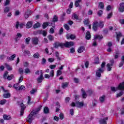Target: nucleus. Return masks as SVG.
Masks as SVG:
<instances>
[{
  "label": "nucleus",
  "mask_w": 124,
  "mask_h": 124,
  "mask_svg": "<svg viewBox=\"0 0 124 124\" xmlns=\"http://www.w3.org/2000/svg\"><path fill=\"white\" fill-rule=\"evenodd\" d=\"M16 58V54H13L11 57H8L7 59L9 61H14V59Z\"/></svg>",
  "instance_id": "24"
},
{
  "label": "nucleus",
  "mask_w": 124,
  "mask_h": 124,
  "mask_svg": "<svg viewBox=\"0 0 124 124\" xmlns=\"http://www.w3.org/2000/svg\"><path fill=\"white\" fill-rule=\"evenodd\" d=\"M116 34L117 40L119 42L120 41V38H121V37L123 36V35L122 34V33H121V32H116Z\"/></svg>",
  "instance_id": "12"
},
{
  "label": "nucleus",
  "mask_w": 124,
  "mask_h": 124,
  "mask_svg": "<svg viewBox=\"0 0 124 124\" xmlns=\"http://www.w3.org/2000/svg\"><path fill=\"white\" fill-rule=\"evenodd\" d=\"M18 87H19V83L15 84L13 86V87L14 88V89H15L16 91H18L19 89Z\"/></svg>",
  "instance_id": "38"
},
{
  "label": "nucleus",
  "mask_w": 124,
  "mask_h": 124,
  "mask_svg": "<svg viewBox=\"0 0 124 124\" xmlns=\"http://www.w3.org/2000/svg\"><path fill=\"white\" fill-rule=\"evenodd\" d=\"M91 37H92V36L91 35V32L88 31L86 33V36H85L86 39H87V40H90Z\"/></svg>",
  "instance_id": "16"
},
{
  "label": "nucleus",
  "mask_w": 124,
  "mask_h": 124,
  "mask_svg": "<svg viewBox=\"0 0 124 124\" xmlns=\"http://www.w3.org/2000/svg\"><path fill=\"white\" fill-rule=\"evenodd\" d=\"M102 14H103V11H102V10H100L97 13V15L98 16H99V17H100Z\"/></svg>",
  "instance_id": "53"
},
{
  "label": "nucleus",
  "mask_w": 124,
  "mask_h": 124,
  "mask_svg": "<svg viewBox=\"0 0 124 124\" xmlns=\"http://www.w3.org/2000/svg\"><path fill=\"white\" fill-rule=\"evenodd\" d=\"M25 73L26 74H28V73H31V70H30V68H26L25 70Z\"/></svg>",
  "instance_id": "50"
},
{
  "label": "nucleus",
  "mask_w": 124,
  "mask_h": 124,
  "mask_svg": "<svg viewBox=\"0 0 124 124\" xmlns=\"http://www.w3.org/2000/svg\"><path fill=\"white\" fill-rule=\"evenodd\" d=\"M118 89L120 91H124V82L120 83L118 87Z\"/></svg>",
  "instance_id": "14"
},
{
  "label": "nucleus",
  "mask_w": 124,
  "mask_h": 124,
  "mask_svg": "<svg viewBox=\"0 0 124 124\" xmlns=\"http://www.w3.org/2000/svg\"><path fill=\"white\" fill-rule=\"evenodd\" d=\"M107 68H108V71H111L112 70V66H111L110 63H108L107 65Z\"/></svg>",
  "instance_id": "39"
},
{
  "label": "nucleus",
  "mask_w": 124,
  "mask_h": 124,
  "mask_svg": "<svg viewBox=\"0 0 124 124\" xmlns=\"http://www.w3.org/2000/svg\"><path fill=\"white\" fill-rule=\"evenodd\" d=\"M113 56L114 57V59H119V56H120V51L119 50H116L113 54Z\"/></svg>",
  "instance_id": "17"
},
{
  "label": "nucleus",
  "mask_w": 124,
  "mask_h": 124,
  "mask_svg": "<svg viewBox=\"0 0 124 124\" xmlns=\"http://www.w3.org/2000/svg\"><path fill=\"white\" fill-rule=\"evenodd\" d=\"M21 37H22V34L20 33H17L15 39L16 40H17L18 38H21Z\"/></svg>",
  "instance_id": "36"
},
{
  "label": "nucleus",
  "mask_w": 124,
  "mask_h": 124,
  "mask_svg": "<svg viewBox=\"0 0 124 124\" xmlns=\"http://www.w3.org/2000/svg\"><path fill=\"white\" fill-rule=\"evenodd\" d=\"M120 7L119 8L120 12H124V3L122 2L120 4Z\"/></svg>",
  "instance_id": "15"
},
{
  "label": "nucleus",
  "mask_w": 124,
  "mask_h": 124,
  "mask_svg": "<svg viewBox=\"0 0 124 124\" xmlns=\"http://www.w3.org/2000/svg\"><path fill=\"white\" fill-rule=\"evenodd\" d=\"M105 95H103L100 97L99 100L101 103H103V102H104V100H105Z\"/></svg>",
  "instance_id": "32"
},
{
  "label": "nucleus",
  "mask_w": 124,
  "mask_h": 124,
  "mask_svg": "<svg viewBox=\"0 0 124 124\" xmlns=\"http://www.w3.org/2000/svg\"><path fill=\"white\" fill-rule=\"evenodd\" d=\"M9 10H10V7H5L4 9V13H7L9 12Z\"/></svg>",
  "instance_id": "34"
},
{
  "label": "nucleus",
  "mask_w": 124,
  "mask_h": 124,
  "mask_svg": "<svg viewBox=\"0 0 124 124\" xmlns=\"http://www.w3.org/2000/svg\"><path fill=\"white\" fill-rule=\"evenodd\" d=\"M48 26H49V23H48L47 22H46L44 23L43 24V28L46 29V28H47V27H48Z\"/></svg>",
  "instance_id": "33"
},
{
  "label": "nucleus",
  "mask_w": 124,
  "mask_h": 124,
  "mask_svg": "<svg viewBox=\"0 0 124 124\" xmlns=\"http://www.w3.org/2000/svg\"><path fill=\"white\" fill-rule=\"evenodd\" d=\"M124 94V92L121 91L119 93L117 94V97H120V96H122Z\"/></svg>",
  "instance_id": "54"
},
{
  "label": "nucleus",
  "mask_w": 124,
  "mask_h": 124,
  "mask_svg": "<svg viewBox=\"0 0 124 124\" xmlns=\"http://www.w3.org/2000/svg\"><path fill=\"white\" fill-rule=\"evenodd\" d=\"M76 107L81 108V107H83V106H84V103L77 101L76 102Z\"/></svg>",
  "instance_id": "11"
},
{
  "label": "nucleus",
  "mask_w": 124,
  "mask_h": 124,
  "mask_svg": "<svg viewBox=\"0 0 124 124\" xmlns=\"http://www.w3.org/2000/svg\"><path fill=\"white\" fill-rule=\"evenodd\" d=\"M82 1V0H77L75 2L76 7H78L79 6V3Z\"/></svg>",
  "instance_id": "37"
},
{
  "label": "nucleus",
  "mask_w": 124,
  "mask_h": 124,
  "mask_svg": "<svg viewBox=\"0 0 124 124\" xmlns=\"http://www.w3.org/2000/svg\"><path fill=\"white\" fill-rule=\"evenodd\" d=\"M55 75V72H54V70H51L50 71V75L49 76H50V77H54Z\"/></svg>",
  "instance_id": "52"
},
{
  "label": "nucleus",
  "mask_w": 124,
  "mask_h": 124,
  "mask_svg": "<svg viewBox=\"0 0 124 124\" xmlns=\"http://www.w3.org/2000/svg\"><path fill=\"white\" fill-rule=\"evenodd\" d=\"M83 23L86 26H89V25H90V20L89 19H85L83 21Z\"/></svg>",
  "instance_id": "27"
},
{
  "label": "nucleus",
  "mask_w": 124,
  "mask_h": 124,
  "mask_svg": "<svg viewBox=\"0 0 124 124\" xmlns=\"http://www.w3.org/2000/svg\"><path fill=\"white\" fill-rule=\"evenodd\" d=\"M5 65L8 70H12V68L9 65H8L7 63H5Z\"/></svg>",
  "instance_id": "45"
},
{
  "label": "nucleus",
  "mask_w": 124,
  "mask_h": 124,
  "mask_svg": "<svg viewBox=\"0 0 124 124\" xmlns=\"http://www.w3.org/2000/svg\"><path fill=\"white\" fill-rule=\"evenodd\" d=\"M64 28L66 30V31H69V30H70V27H69V26L67 24H65L64 25Z\"/></svg>",
  "instance_id": "47"
},
{
  "label": "nucleus",
  "mask_w": 124,
  "mask_h": 124,
  "mask_svg": "<svg viewBox=\"0 0 124 124\" xmlns=\"http://www.w3.org/2000/svg\"><path fill=\"white\" fill-rule=\"evenodd\" d=\"M104 72L103 69H98V70L96 72V76L97 77H101V73Z\"/></svg>",
  "instance_id": "8"
},
{
  "label": "nucleus",
  "mask_w": 124,
  "mask_h": 124,
  "mask_svg": "<svg viewBox=\"0 0 124 124\" xmlns=\"http://www.w3.org/2000/svg\"><path fill=\"white\" fill-rule=\"evenodd\" d=\"M3 118L4 120H5L6 121H8L11 119L10 115H7L6 114H4L3 115Z\"/></svg>",
  "instance_id": "21"
},
{
  "label": "nucleus",
  "mask_w": 124,
  "mask_h": 124,
  "mask_svg": "<svg viewBox=\"0 0 124 124\" xmlns=\"http://www.w3.org/2000/svg\"><path fill=\"white\" fill-rule=\"evenodd\" d=\"M7 79L8 80V81H11V80H12V79H14V75L12 74L10 76H8Z\"/></svg>",
  "instance_id": "28"
},
{
  "label": "nucleus",
  "mask_w": 124,
  "mask_h": 124,
  "mask_svg": "<svg viewBox=\"0 0 124 124\" xmlns=\"http://www.w3.org/2000/svg\"><path fill=\"white\" fill-rule=\"evenodd\" d=\"M58 16H57L56 15H55L53 18H52V20L51 21V22H52L53 23H56V22H58Z\"/></svg>",
  "instance_id": "25"
},
{
  "label": "nucleus",
  "mask_w": 124,
  "mask_h": 124,
  "mask_svg": "<svg viewBox=\"0 0 124 124\" xmlns=\"http://www.w3.org/2000/svg\"><path fill=\"white\" fill-rule=\"evenodd\" d=\"M74 42H66L65 43H63V47H65L66 48H70L72 46H74Z\"/></svg>",
  "instance_id": "4"
},
{
  "label": "nucleus",
  "mask_w": 124,
  "mask_h": 124,
  "mask_svg": "<svg viewBox=\"0 0 124 124\" xmlns=\"http://www.w3.org/2000/svg\"><path fill=\"white\" fill-rule=\"evenodd\" d=\"M81 93L83 98H87L88 95L87 94V93H86V91H85V89H84V88L81 89Z\"/></svg>",
  "instance_id": "13"
},
{
  "label": "nucleus",
  "mask_w": 124,
  "mask_h": 124,
  "mask_svg": "<svg viewBox=\"0 0 124 124\" xmlns=\"http://www.w3.org/2000/svg\"><path fill=\"white\" fill-rule=\"evenodd\" d=\"M20 107L21 109L20 110V116H23L24 115V112H25V109H26V106L24 104L21 103L20 104Z\"/></svg>",
  "instance_id": "7"
},
{
  "label": "nucleus",
  "mask_w": 124,
  "mask_h": 124,
  "mask_svg": "<svg viewBox=\"0 0 124 124\" xmlns=\"http://www.w3.org/2000/svg\"><path fill=\"white\" fill-rule=\"evenodd\" d=\"M112 16H113V13L111 12L108 15V16L107 17V19H110V18H111Z\"/></svg>",
  "instance_id": "55"
},
{
  "label": "nucleus",
  "mask_w": 124,
  "mask_h": 124,
  "mask_svg": "<svg viewBox=\"0 0 124 124\" xmlns=\"http://www.w3.org/2000/svg\"><path fill=\"white\" fill-rule=\"evenodd\" d=\"M76 37L75 36V35H74V34H71V35L69 36V37L67 36V39H69V38H70V39L74 40V39H75Z\"/></svg>",
  "instance_id": "30"
},
{
  "label": "nucleus",
  "mask_w": 124,
  "mask_h": 124,
  "mask_svg": "<svg viewBox=\"0 0 124 124\" xmlns=\"http://www.w3.org/2000/svg\"><path fill=\"white\" fill-rule=\"evenodd\" d=\"M106 121H108V117H106L105 119H101L99 122L102 124H107Z\"/></svg>",
  "instance_id": "20"
},
{
  "label": "nucleus",
  "mask_w": 124,
  "mask_h": 124,
  "mask_svg": "<svg viewBox=\"0 0 124 124\" xmlns=\"http://www.w3.org/2000/svg\"><path fill=\"white\" fill-rule=\"evenodd\" d=\"M55 56L57 60H58L59 61H61V58L60 57V54H59V52L56 51L55 52Z\"/></svg>",
  "instance_id": "42"
},
{
  "label": "nucleus",
  "mask_w": 124,
  "mask_h": 124,
  "mask_svg": "<svg viewBox=\"0 0 124 124\" xmlns=\"http://www.w3.org/2000/svg\"><path fill=\"white\" fill-rule=\"evenodd\" d=\"M33 34L34 35H38V34H42L43 36H46V35H47V31H46L45 30H39L36 31H34L33 32Z\"/></svg>",
  "instance_id": "2"
},
{
  "label": "nucleus",
  "mask_w": 124,
  "mask_h": 124,
  "mask_svg": "<svg viewBox=\"0 0 124 124\" xmlns=\"http://www.w3.org/2000/svg\"><path fill=\"white\" fill-rule=\"evenodd\" d=\"M43 80H44V77H43V75L42 74L40 75V77L37 78V81L38 84H40V83L42 82Z\"/></svg>",
  "instance_id": "10"
},
{
  "label": "nucleus",
  "mask_w": 124,
  "mask_h": 124,
  "mask_svg": "<svg viewBox=\"0 0 124 124\" xmlns=\"http://www.w3.org/2000/svg\"><path fill=\"white\" fill-rule=\"evenodd\" d=\"M73 17L74 18V19H76V20H78V19H79L78 16L75 14L73 15Z\"/></svg>",
  "instance_id": "59"
},
{
  "label": "nucleus",
  "mask_w": 124,
  "mask_h": 124,
  "mask_svg": "<svg viewBox=\"0 0 124 124\" xmlns=\"http://www.w3.org/2000/svg\"><path fill=\"white\" fill-rule=\"evenodd\" d=\"M56 67H57V65H49V68H50V69H55V68H56Z\"/></svg>",
  "instance_id": "57"
},
{
  "label": "nucleus",
  "mask_w": 124,
  "mask_h": 124,
  "mask_svg": "<svg viewBox=\"0 0 124 124\" xmlns=\"http://www.w3.org/2000/svg\"><path fill=\"white\" fill-rule=\"evenodd\" d=\"M47 38L49 39V40H50V41H53V40H54V36H53L51 35H49L47 36Z\"/></svg>",
  "instance_id": "44"
},
{
  "label": "nucleus",
  "mask_w": 124,
  "mask_h": 124,
  "mask_svg": "<svg viewBox=\"0 0 124 124\" xmlns=\"http://www.w3.org/2000/svg\"><path fill=\"white\" fill-rule=\"evenodd\" d=\"M5 103H6V100H3L0 101V104H1V105H3L5 104Z\"/></svg>",
  "instance_id": "56"
},
{
  "label": "nucleus",
  "mask_w": 124,
  "mask_h": 124,
  "mask_svg": "<svg viewBox=\"0 0 124 124\" xmlns=\"http://www.w3.org/2000/svg\"><path fill=\"white\" fill-rule=\"evenodd\" d=\"M19 72L21 74V75H23V73H24V70H23V68H19Z\"/></svg>",
  "instance_id": "60"
},
{
  "label": "nucleus",
  "mask_w": 124,
  "mask_h": 124,
  "mask_svg": "<svg viewBox=\"0 0 124 124\" xmlns=\"http://www.w3.org/2000/svg\"><path fill=\"white\" fill-rule=\"evenodd\" d=\"M70 53H73L75 52V48L74 47H72L70 49Z\"/></svg>",
  "instance_id": "64"
},
{
  "label": "nucleus",
  "mask_w": 124,
  "mask_h": 124,
  "mask_svg": "<svg viewBox=\"0 0 124 124\" xmlns=\"http://www.w3.org/2000/svg\"><path fill=\"white\" fill-rule=\"evenodd\" d=\"M87 93H88V94H89V95H92V94H93V90H89L87 91Z\"/></svg>",
  "instance_id": "61"
},
{
  "label": "nucleus",
  "mask_w": 124,
  "mask_h": 124,
  "mask_svg": "<svg viewBox=\"0 0 124 124\" xmlns=\"http://www.w3.org/2000/svg\"><path fill=\"white\" fill-rule=\"evenodd\" d=\"M44 113L45 114H49V108L48 107H45L44 109Z\"/></svg>",
  "instance_id": "29"
},
{
  "label": "nucleus",
  "mask_w": 124,
  "mask_h": 124,
  "mask_svg": "<svg viewBox=\"0 0 124 124\" xmlns=\"http://www.w3.org/2000/svg\"><path fill=\"white\" fill-rule=\"evenodd\" d=\"M93 46H97V44H96V40H94V39H93Z\"/></svg>",
  "instance_id": "63"
},
{
  "label": "nucleus",
  "mask_w": 124,
  "mask_h": 124,
  "mask_svg": "<svg viewBox=\"0 0 124 124\" xmlns=\"http://www.w3.org/2000/svg\"><path fill=\"white\" fill-rule=\"evenodd\" d=\"M62 89H65L68 86V83L65 82L62 84Z\"/></svg>",
  "instance_id": "31"
},
{
  "label": "nucleus",
  "mask_w": 124,
  "mask_h": 124,
  "mask_svg": "<svg viewBox=\"0 0 124 124\" xmlns=\"http://www.w3.org/2000/svg\"><path fill=\"white\" fill-rule=\"evenodd\" d=\"M99 6L101 9H104V3H103V2H100Z\"/></svg>",
  "instance_id": "48"
},
{
  "label": "nucleus",
  "mask_w": 124,
  "mask_h": 124,
  "mask_svg": "<svg viewBox=\"0 0 124 124\" xmlns=\"http://www.w3.org/2000/svg\"><path fill=\"white\" fill-rule=\"evenodd\" d=\"M94 63L95 64H98V63H99V58H98V57L95 58Z\"/></svg>",
  "instance_id": "41"
},
{
  "label": "nucleus",
  "mask_w": 124,
  "mask_h": 124,
  "mask_svg": "<svg viewBox=\"0 0 124 124\" xmlns=\"http://www.w3.org/2000/svg\"><path fill=\"white\" fill-rule=\"evenodd\" d=\"M103 38V36H102V35H97L94 36V40H96V39H98L99 40H100V39H102Z\"/></svg>",
  "instance_id": "22"
},
{
  "label": "nucleus",
  "mask_w": 124,
  "mask_h": 124,
  "mask_svg": "<svg viewBox=\"0 0 124 124\" xmlns=\"http://www.w3.org/2000/svg\"><path fill=\"white\" fill-rule=\"evenodd\" d=\"M34 115L35 114L33 113V111H31L27 118V122L29 123V124H31V123H32V121L34 120Z\"/></svg>",
  "instance_id": "3"
},
{
  "label": "nucleus",
  "mask_w": 124,
  "mask_h": 124,
  "mask_svg": "<svg viewBox=\"0 0 124 124\" xmlns=\"http://www.w3.org/2000/svg\"><path fill=\"white\" fill-rule=\"evenodd\" d=\"M60 35H62V33H63V28H61V29L59 31Z\"/></svg>",
  "instance_id": "51"
},
{
  "label": "nucleus",
  "mask_w": 124,
  "mask_h": 124,
  "mask_svg": "<svg viewBox=\"0 0 124 124\" xmlns=\"http://www.w3.org/2000/svg\"><path fill=\"white\" fill-rule=\"evenodd\" d=\"M26 89V87L25 86L21 85L18 88V91H22V90H25Z\"/></svg>",
  "instance_id": "49"
},
{
  "label": "nucleus",
  "mask_w": 124,
  "mask_h": 124,
  "mask_svg": "<svg viewBox=\"0 0 124 124\" xmlns=\"http://www.w3.org/2000/svg\"><path fill=\"white\" fill-rule=\"evenodd\" d=\"M85 51V47L83 46H80L78 49V53H83Z\"/></svg>",
  "instance_id": "19"
},
{
  "label": "nucleus",
  "mask_w": 124,
  "mask_h": 124,
  "mask_svg": "<svg viewBox=\"0 0 124 124\" xmlns=\"http://www.w3.org/2000/svg\"><path fill=\"white\" fill-rule=\"evenodd\" d=\"M33 23L32 22V21H28L27 22V23L26 24V28H27V29H30L31 27H32Z\"/></svg>",
  "instance_id": "18"
},
{
  "label": "nucleus",
  "mask_w": 124,
  "mask_h": 124,
  "mask_svg": "<svg viewBox=\"0 0 124 124\" xmlns=\"http://www.w3.org/2000/svg\"><path fill=\"white\" fill-rule=\"evenodd\" d=\"M104 26V23H103V21H100L98 23V22L95 21L93 23V30L94 31H97V28L99 27L100 28H103Z\"/></svg>",
  "instance_id": "1"
},
{
  "label": "nucleus",
  "mask_w": 124,
  "mask_h": 124,
  "mask_svg": "<svg viewBox=\"0 0 124 124\" xmlns=\"http://www.w3.org/2000/svg\"><path fill=\"white\" fill-rule=\"evenodd\" d=\"M60 120H63L64 116H63V114L61 113L59 115Z\"/></svg>",
  "instance_id": "62"
},
{
  "label": "nucleus",
  "mask_w": 124,
  "mask_h": 124,
  "mask_svg": "<svg viewBox=\"0 0 124 124\" xmlns=\"http://www.w3.org/2000/svg\"><path fill=\"white\" fill-rule=\"evenodd\" d=\"M110 89L112 92H114V93L115 92H117V91L119 90V88H118V87L115 88V87H113V86H111Z\"/></svg>",
  "instance_id": "35"
},
{
  "label": "nucleus",
  "mask_w": 124,
  "mask_h": 124,
  "mask_svg": "<svg viewBox=\"0 0 124 124\" xmlns=\"http://www.w3.org/2000/svg\"><path fill=\"white\" fill-rule=\"evenodd\" d=\"M33 57L34 59H39V58H40V55L38 52H36L34 54Z\"/></svg>",
  "instance_id": "26"
},
{
  "label": "nucleus",
  "mask_w": 124,
  "mask_h": 124,
  "mask_svg": "<svg viewBox=\"0 0 124 124\" xmlns=\"http://www.w3.org/2000/svg\"><path fill=\"white\" fill-rule=\"evenodd\" d=\"M3 96L4 98H8L10 97V93H5L3 95Z\"/></svg>",
  "instance_id": "40"
},
{
  "label": "nucleus",
  "mask_w": 124,
  "mask_h": 124,
  "mask_svg": "<svg viewBox=\"0 0 124 124\" xmlns=\"http://www.w3.org/2000/svg\"><path fill=\"white\" fill-rule=\"evenodd\" d=\"M41 108H42V106L40 105L37 108H36L35 110H33L32 112H33V114L35 115H37V114H38L39 111L41 110Z\"/></svg>",
  "instance_id": "9"
},
{
  "label": "nucleus",
  "mask_w": 124,
  "mask_h": 124,
  "mask_svg": "<svg viewBox=\"0 0 124 124\" xmlns=\"http://www.w3.org/2000/svg\"><path fill=\"white\" fill-rule=\"evenodd\" d=\"M32 44L33 45H38V42H39V39L37 37H34L31 38Z\"/></svg>",
  "instance_id": "5"
},
{
  "label": "nucleus",
  "mask_w": 124,
  "mask_h": 124,
  "mask_svg": "<svg viewBox=\"0 0 124 124\" xmlns=\"http://www.w3.org/2000/svg\"><path fill=\"white\" fill-rule=\"evenodd\" d=\"M31 13H32V12H31V11L30 10H27V11H26L25 12L26 14H27L28 15H31Z\"/></svg>",
  "instance_id": "58"
},
{
  "label": "nucleus",
  "mask_w": 124,
  "mask_h": 124,
  "mask_svg": "<svg viewBox=\"0 0 124 124\" xmlns=\"http://www.w3.org/2000/svg\"><path fill=\"white\" fill-rule=\"evenodd\" d=\"M62 72L61 70H58L57 71V75L56 76H60V75H62Z\"/></svg>",
  "instance_id": "46"
},
{
  "label": "nucleus",
  "mask_w": 124,
  "mask_h": 124,
  "mask_svg": "<svg viewBox=\"0 0 124 124\" xmlns=\"http://www.w3.org/2000/svg\"><path fill=\"white\" fill-rule=\"evenodd\" d=\"M63 43H59L58 42H55V43L53 44V46L54 48H58L59 47H61V48H63Z\"/></svg>",
  "instance_id": "6"
},
{
  "label": "nucleus",
  "mask_w": 124,
  "mask_h": 124,
  "mask_svg": "<svg viewBox=\"0 0 124 124\" xmlns=\"http://www.w3.org/2000/svg\"><path fill=\"white\" fill-rule=\"evenodd\" d=\"M33 27L34 29H37V28H39V27H40V24L37 22L36 24H35Z\"/></svg>",
  "instance_id": "43"
},
{
  "label": "nucleus",
  "mask_w": 124,
  "mask_h": 124,
  "mask_svg": "<svg viewBox=\"0 0 124 124\" xmlns=\"http://www.w3.org/2000/svg\"><path fill=\"white\" fill-rule=\"evenodd\" d=\"M106 64V62H103L102 64H101V67L99 68V69H103V71L104 72Z\"/></svg>",
  "instance_id": "23"
}]
</instances>
